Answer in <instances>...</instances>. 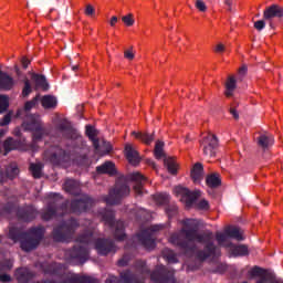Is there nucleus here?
I'll return each mask as SVG.
<instances>
[{
	"label": "nucleus",
	"instance_id": "f257e3e1",
	"mask_svg": "<svg viewBox=\"0 0 283 283\" xmlns=\"http://www.w3.org/2000/svg\"><path fill=\"white\" fill-rule=\"evenodd\" d=\"M184 228L169 237V243L177 247L181 254L191 258L195 255L199 262L217 254V245L212 242V232L200 233L197 219H185Z\"/></svg>",
	"mask_w": 283,
	"mask_h": 283
},
{
	"label": "nucleus",
	"instance_id": "f03ea898",
	"mask_svg": "<svg viewBox=\"0 0 283 283\" xmlns=\"http://www.w3.org/2000/svg\"><path fill=\"white\" fill-rule=\"evenodd\" d=\"M76 243L73 249L66 252L69 258L80 264H84L88 259V248L87 244L94 243V249L97 251L98 255L107 256L108 254L116 253V243L112 239L98 238L94 239V233L92 230H85L76 237Z\"/></svg>",
	"mask_w": 283,
	"mask_h": 283
},
{
	"label": "nucleus",
	"instance_id": "7ed1b4c3",
	"mask_svg": "<svg viewBox=\"0 0 283 283\" xmlns=\"http://www.w3.org/2000/svg\"><path fill=\"white\" fill-rule=\"evenodd\" d=\"M136 268V273L132 270H124L119 273V277L109 275L105 283H145V275H150L153 283H169L174 276V272L165 265H158L150 272L145 262L140 261L137 262Z\"/></svg>",
	"mask_w": 283,
	"mask_h": 283
},
{
	"label": "nucleus",
	"instance_id": "20e7f679",
	"mask_svg": "<svg viewBox=\"0 0 283 283\" xmlns=\"http://www.w3.org/2000/svg\"><path fill=\"white\" fill-rule=\"evenodd\" d=\"M93 205V198L88 197L87 195L71 201V203L69 201L59 203V200L54 199L48 202L46 208L41 211V219L42 221H51L53 218L57 217L59 210L62 211L61 216H64L69 212V207L71 213H85L87 210L92 209Z\"/></svg>",
	"mask_w": 283,
	"mask_h": 283
},
{
	"label": "nucleus",
	"instance_id": "39448f33",
	"mask_svg": "<svg viewBox=\"0 0 283 283\" xmlns=\"http://www.w3.org/2000/svg\"><path fill=\"white\" fill-rule=\"evenodd\" d=\"M129 181L135 182L133 188L136 195L142 196L146 178L139 172H133L126 177L118 178L117 181H115L114 188L109 190L108 196L104 197V202L107 203V206H117L120 203L122 199L130 195V187L127 184Z\"/></svg>",
	"mask_w": 283,
	"mask_h": 283
},
{
	"label": "nucleus",
	"instance_id": "423d86ee",
	"mask_svg": "<svg viewBox=\"0 0 283 283\" xmlns=\"http://www.w3.org/2000/svg\"><path fill=\"white\" fill-rule=\"evenodd\" d=\"M98 213L105 226H108V228L112 229L114 239L117 241L125 240V223L123 221H115V211L112 209H103Z\"/></svg>",
	"mask_w": 283,
	"mask_h": 283
},
{
	"label": "nucleus",
	"instance_id": "0eeeda50",
	"mask_svg": "<svg viewBox=\"0 0 283 283\" xmlns=\"http://www.w3.org/2000/svg\"><path fill=\"white\" fill-rule=\"evenodd\" d=\"M9 239L13 242H21V249L25 252L34 251L41 243L40 239L30 237V234L19 228L9 229Z\"/></svg>",
	"mask_w": 283,
	"mask_h": 283
},
{
	"label": "nucleus",
	"instance_id": "6e6552de",
	"mask_svg": "<svg viewBox=\"0 0 283 283\" xmlns=\"http://www.w3.org/2000/svg\"><path fill=\"white\" fill-rule=\"evenodd\" d=\"M80 223L76 219L71 218L66 221H62L60 226L52 231V238L55 242H66L74 235Z\"/></svg>",
	"mask_w": 283,
	"mask_h": 283
},
{
	"label": "nucleus",
	"instance_id": "1a4fd4ad",
	"mask_svg": "<svg viewBox=\"0 0 283 283\" xmlns=\"http://www.w3.org/2000/svg\"><path fill=\"white\" fill-rule=\"evenodd\" d=\"M44 158L52 166H62L70 161V151L60 145H52L46 149Z\"/></svg>",
	"mask_w": 283,
	"mask_h": 283
},
{
	"label": "nucleus",
	"instance_id": "9d476101",
	"mask_svg": "<svg viewBox=\"0 0 283 283\" xmlns=\"http://www.w3.org/2000/svg\"><path fill=\"white\" fill-rule=\"evenodd\" d=\"M27 130L32 132L33 143H39L48 135V129L43 127L40 119L35 115L27 116V120L23 122Z\"/></svg>",
	"mask_w": 283,
	"mask_h": 283
},
{
	"label": "nucleus",
	"instance_id": "9b49d317",
	"mask_svg": "<svg viewBox=\"0 0 283 283\" xmlns=\"http://www.w3.org/2000/svg\"><path fill=\"white\" fill-rule=\"evenodd\" d=\"M56 129L62 136H64L65 139L69 140H75L76 143L81 145H76V148H80L84 145V139L82 134L78 133L75 128H73L72 124L69 123L67 120H62L57 123Z\"/></svg>",
	"mask_w": 283,
	"mask_h": 283
},
{
	"label": "nucleus",
	"instance_id": "f8f14e48",
	"mask_svg": "<svg viewBox=\"0 0 283 283\" xmlns=\"http://www.w3.org/2000/svg\"><path fill=\"white\" fill-rule=\"evenodd\" d=\"M200 148H202L206 158H213L217 155L218 137L216 135H207L200 140Z\"/></svg>",
	"mask_w": 283,
	"mask_h": 283
},
{
	"label": "nucleus",
	"instance_id": "ddd939ff",
	"mask_svg": "<svg viewBox=\"0 0 283 283\" xmlns=\"http://www.w3.org/2000/svg\"><path fill=\"white\" fill-rule=\"evenodd\" d=\"M161 229L160 226H151L148 230H143L140 233L137 234L138 242L142 243L147 250L155 249L156 243L153 237L154 232H159Z\"/></svg>",
	"mask_w": 283,
	"mask_h": 283
},
{
	"label": "nucleus",
	"instance_id": "4468645a",
	"mask_svg": "<svg viewBox=\"0 0 283 283\" xmlns=\"http://www.w3.org/2000/svg\"><path fill=\"white\" fill-rule=\"evenodd\" d=\"M250 276L260 277L255 283H275V274L270 270H264L259 265H253Z\"/></svg>",
	"mask_w": 283,
	"mask_h": 283
},
{
	"label": "nucleus",
	"instance_id": "2eb2a0df",
	"mask_svg": "<svg viewBox=\"0 0 283 283\" xmlns=\"http://www.w3.org/2000/svg\"><path fill=\"white\" fill-rule=\"evenodd\" d=\"M36 217H39V210L32 205L17 208V218L19 221L29 223L34 221Z\"/></svg>",
	"mask_w": 283,
	"mask_h": 283
},
{
	"label": "nucleus",
	"instance_id": "dca6fc26",
	"mask_svg": "<svg viewBox=\"0 0 283 283\" xmlns=\"http://www.w3.org/2000/svg\"><path fill=\"white\" fill-rule=\"evenodd\" d=\"M41 268L46 275L63 279L66 274L65 265L61 263H42Z\"/></svg>",
	"mask_w": 283,
	"mask_h": 283
},
{
	"label": "nucleus",
	"instance_id": "f3484780",
	"mask_svg": "<svg viewBox=\"0 0 283 283\" xmlns=\"http://www.w3.org/2000/svg\"><path fill=\"white\" fill-rule=\"evenodd\" d=\"M177 192L180 193V196L185 199L186 205L188 206H192L193 202L197 201V199H199V197H201V191L196 190V191H191L187 188H182L179 187L177 188Z\"/></svg>",
	"mask_w": 283,
	"mask_h": 283
},
{
	"label": "nucleus",
	"instance_id": "a211bd4d",
	"mask_svg": "<svg viewBox=\"0 0 283 283\" xmlns=\"http://www.w3.org/2000/svg\"><path fill=\"white\" fill-rule=\"evenodd\" d=\"M275 18H283V8L279 4H271L263 11V20L271 22Z\"/></svg>",
	"mask_w": 283,
	"mask_h": 283
},
{
	"label": "nucleus",
	"instance_id": "6ab92c4d",
	"mask_svg": "<svg viewBox=\"0 0 283 283\" xmlns=\"http://www.w3.org/2000/svg\"><path fill=\"white\" fill-rule=\"evenodd\" d=\"M85 135H86V137H88V139L93 144L95 151H98L101 149V142L97 138L98 130L94 126L86 125L85 126Z\"/></svg>",
	"mask_w": 283,
	"mask_h": 283
},
{
	"label": "nucleus",
	"instance_id": "aec40b11",
	"mask_svg": "<svg viewBox=\"0 0 283 283\" xmlns=\"http://www.w3.org/2000/svg\"><path fill=\"white\" fill-rule=\"evenodd\" d=\"M125 154L128 163L133 166H137L140 163V156L139 153L129 144L126 145L125 147Z\"/></svg>",
	"mask_w": 283,
	"mask_h": 283
},
{
	"label": "nucleus",
	"instance_id": "412c9836",
	"mask_svg": "<svg viewBox=\"0 0 283 283\" xmlns=\"http://www.w3.org/2000/svg\"><path fill=\"white\" fill-rule=\"evenodd\" d=\"M31 80L33 83H35L36 90H42L44 92H48L50 90L48 78L44 75L32 73Z\"/></svg>",
	"mask_w": 283,
	"mask_h": 283
},
{
	"label": "nucleus",
	"instance_id": "4be33fe9",
	"mask_svg": "<svg viewBox=\"0 0 283 283\" xmlns=\"http://www.w3.org/2000/svg\"><path fill=\"white\" fill-rule=\"evenodd\" d=\"M34 277V274L27 268H19L15 271V279L18 283H28Z\"/></svg>",
	"mask_w": 283,
	"mask_h": 283
},
{
	"label": "nucleus",
	"instance_id": "5701e85b",
	"mask_svg": "<svg viewBox=\"0 0 283 283\" xmlns=\"http://www.w3.org/2000/svg\"><path fill=\"white\" fill-rule=\"evenodd\" d=\"M62 283H98V281L92 276H80L74 274L71 276H65Z\"/></svg>",
	"mask_w": 283,
	"mask_h": 283
},
{
	"label": "nucleus",
	"instance_id": "b1692460",
	"mask_svg": "<svg viewBox=\"0 0 283 283\" xmlns=\"http://www.w3.org/2000/svg\"><path fill=\"white\" fill-rule=\"evenodd\" d=\"M14 87V78H12L8 73L0 74V90L8 92Z\"/></svg>",
	"mask_w": 283,
	"mask_h": 283
},
{
	"label": "nucleus",
	"instance_id": "393cba45",
	"mask_svg": "<svg viewBox=\"0 0 283 283\" xmlns=\"http://www.w3.org/2000/svg\"><path fill=\"white\" fill-rule=\"evenodd\" d=\"M190 177H192L195 184H200L203 179V165L199 163L195 164Z\"/></svg>",
	"mask_w": 283,
	"mask_h": 283
},
{
	"label": "nucleus",
	"instance_id": "a878e982",
	"mask_svg": "<svg viewBox=\"0 0 283 283\" xmlns=\"http://www.w3.org/2000/svg\"><path fill=\"white\" fill-rule=\"evenodd\" d=\"M64 189L71 196H80V186L76 180L66 179V181L64 182Z\"/></svg>",
	"mask_w": 283,
	"mask_h": 283
},
{
	"label": "nucleus",
	"instance_id": "bb28decb",
	"mask_svg": "<svg viewBox=\"0 0 283 283\" xmlns=\"http://www.w3.org/2000/svg\"><path fill=\"white\" fill-rule=\"evenodd\" d=\"M258 146H260L263 150L269 149V147L273 146L274 138L271 135L262 134L256 139Z\"/></svg>",
	"mask_w": 283,
	"mask_h": 283
},
{
	"label": "nucleus",
	"instance_id": "cd10ccee",
	"mask_svg": "<svg viewBox=\"0 0 283 283\" xmlns=\"http://www.w3.org/2000/svg\"><path fill=\"white\" fill-rule=\"evenodd\" d=\"M97 174H108L114 176L116 174L115 164L112 161H105L101 166L96 167Z\"/></svg>",
	"mask_w": 283,
	"mask_h": 283
},
{
	"label": "nucleus",
	"instance_id": "c85d7f7f",
	"mask_svg": "<svg viewBox=\"0 0 283 283\" xmlns=\"http://www.w3.org/2000/svg\"><path fill=\"white\" fill-rule=\"evenodd\" d=\"M133 136L136 137V139L140 140L143 144H146L149 146L155 140V133H142V132H133Z\"/></svg>",
	"mask_w": 283,
	"mask_h": 283
},
{
	"label": "nucleus",
	"instance_id": "c756f323",
	"mask_svg": "<svg viewBox=\"0 0 283 283\" xmlns=\"http://www.w3.org/2000/svg\"><path fill=\"white\" fill-rule=\"evenodd\" d=\"M29 237L34 238L35 240H43L45 234V229L43 226L33 227L25 232Z\"/></svg>",
	"mask_w": 283,
	"mask_h": 283
},
{
	"label": "nucleus",
	"instance_id": "7c9ffc66",
	"mask_svg": "<svg viewBox=\"0 0 283 283\" xmlns=\"http://www.w3.org/2000/svg\"><path fill=\"white\" fill-rule=\"evenodd\" d=\"M41 104L44 109H54L57 107V98H55L53 95H45L41 98Z\"/></svg>",
	"mask_w": 283,
	"mask_h": 283
},
{
	"label": "nucleus",
	"instance_id": "2f4dec72",
	"mask_svg": "<svg viewBox=\"0 0 283 283\" xmlns=\"http://www.w3.org/2000/svg\"><path fill=\"white\" fill-rule=\"evenodd\" d=\"M222 181H221V178H220V175H208L206 177V185L209 187V188H220Z\"/></svg>",
	"mask_w": 283,
	"mask_h": 283
},
{
	"label": "nucleus",
	"instance_id": "473e14b6",
	"mask_svg": "<svg viewBox=\"0 0 283 283\" xmlns=\"http://www.w3.org/2000/svg\"><path fill=\"white\" fill-rule=\"evenodd\" d=\"M224 234L228 235L229 239H233L238 241L242 240V234L240 232L239 227H229L227 230H224Z\"/></svg>",
	"mask_w": 283,
	"mask_h": 283
},
{
	"label": "nucleus",
	"instance_id": "72a5a7b5",
	"mask_svg": "<svg viewBox=\"0 0 283 283\" xmlns=\"http://www.w3.org/2000/svg\"><path fill=\"white\" fill-rule=\"evenodd\" d=\"M231 253L234 258L249 255V248L245 244L234 245L231 249Z\"/></svg>",
	"mask_w": 283,
	"mask_h": 283
},
{
	"label": "nucleus",
	"instance_id": "f704fd0d",
	"mask_svg": "<svg viewBox=\"0 0 283 283\" xmlns=\"http://www.w3.org/2000/svg\"><path fill=\"white\" fill-rule=\"evenodd\" d=\"M226 87L227 92H224V96L231 97L237 88V80L234 76H229Z\"/></svg>",
	"mask_w": 283,
	"mask_h": 283
},
{
	"label": "nucleus",
	"instance_id": "c9c22d12",
	"mask_svg": "<svg viewBox=\"0 0 283 283\" xmlns=\"http://www.w3.org/2000/svg\"><path fill=\"white\" fill-rule=\"evenodd\" d=\"M18 147V144L14 138L9 137L7 140L3 142V149H4V155L10 154V151L15 150Z\"/></svg>",
	"mask_w": 283,
	"mask_h": 283
},
{
	"label": "nucleus",
	"instance_id": "e433bc0d",
	"mask_svg": "<svg viewBox=\"0 0 283 283\" xmlns=\"http://www.w3.org/2000/svg\"><path fill=\"white\" fill-rule=\"evenodd\" d=\"M164 163H165V166L167 168V171H169V174L175 176L178 172V167L176 166L174 159L165 157V161Z\"/></svg>",
	"mask_w": 283,
	"mask_h": 283
},
{
	"label": "nucleus",
	"instance_id": "4c0bfd02",
	"mask_svg": "<svg viewBox=\"0 0 283 283\" xmlns=\"http://www.w3.org/2000/svg\"><path fill=\"white\" fill-rule=\"evenodd\" d=\"M14 210H15V206L13 202L4 203L2 208H0V216L2 217L9 216L12 212H14Z\"/></svg>",
	"mask_w": 283,
	"mask_h": 283
},
{
	"label": "nucleus",
	"instance_id": "58836bf2",
	"mask_svg": "<svg viewBox=\"0 0 283 283\" xmlns=\"http://www.w3.org/2000/svg\"><path fill=\"white\" fill-rule=\"evenodd\" d=\"M164 258L166 261L170 264H176L178 263V258H176V254L172 250L170 249H165L164 250Z\"/></svg>",
	"mask_w": 283,
	"mask_h": 283
},
{
	"label": "nucleus",
	"instance_id": "ea45409f",
	"mask_svg": "<svg viewBox=\"0 0 283 283\" xmlns=\"http://www.w3.org/2000/svg\"><path fill=\"white\" fill-rule=\"evenodd\" d=\"M164 146H165L164 142H159V140L156 142V145H155V157L157 159L166 158V155L164 153Z\"/></svg>",
	"mask_w": 283,
	"mask_h": 283
},
{
	"label": "nucleus",
	"instance_id": "a19ab883",
	"mask_svg": "<svg viewBox=\"0 0 283 283\" xmlns=\"http://www.w3.org/2000/svg\"><path fill=\"white\" fill-rule=\"evenodd\" d=\"M12 266H13V262L11 259H4L0 261V275H2V273L4 272L11 271Z\"/></svg>",
	"mask_w": 283,
	"mask_h": 283
},
{
	"label": "nucleus",
	"instance_id": "79ce46f5",
	"mask_svg": "<svg viewBox=\"0 0 283 283\" xmlns=\"http://www.w3.org/2000/svg\"><path fill=\"white\" fill-rule=\"evenodd\" d=\"M227 265L224 263H214V266L209 269V272L213 274H224L227 272Z\"/></svg>",
	"mask_w": 283,
	"mask_h": 283
},
{
	"label": "nucleus",
	"instance_id": "37998d69",
	"mask_svg": "<svg viewBox=\"0 0 283 283\" xmlns=\"http://www.w3.org/2000/svg\"><path fill=\"white\" fill-rule=\"evenodd\" d=\"M40 101V95H36L35 97L32 98V101H27L25 105L23 106V111L24 112H31V109H33Z\"/></svg>",
	"mask_w": 283,
	"mask_h": 283
},
{
	"label": "nucleus",
	"instance_id": "c03bdc74",
	"mask_svg": "<svg viewBox=\"0 0 283 283\" xmlns=\"http://www.w3.org/2000/svg\"><path fill=\"white\" fill-rule=\"evenodd\" d=\"M8 107H10V101L8 96L0 95V114H3L8 111Z\"/></svg>",
	"mask_w": 283,
	"mask_h": 283
},
{
	"label": "nucleus",
	"instance_id": "a18cd8bd",
	"mask_svg": "<svg viewBox=\"0 0 283 283\" xmlns=\"http://www.w3.org/2000/svg\"><path fill=\"white\" fill-rule=\"evenodd\" d=\"M29 169L31 170L33 178L35 179L41 178V170H42L41 164H31Z\"/></svg>",
	"mask_w": 283,
	"mask_h": 283
},
{
	"label": "nucleus",
	"instance_id": "49530a36",
	"mask_svg": "<svg viewBox=\"0 0 283 283\" xmlns=\"http://www.w3.org/2000/svg\"><path fill=\"white\" fill-rule=\"evenodd\" d=\"M122 21H123L124 25H126V27H134V24H135L134 14L128 13L127 15H123Z\"/></svg>",
	"mask_w": 283,
	"mask_h": 283
},
{
	"label": "nucleus",
	"instance_id": "de8ad7c7",
	"mask_svg": "<svg viewBox=\"0 0 283 283\" xmlns=\"http://www.w3.org/2000/svg\"><path fill=\"white\" fill-rule=\"evenodd\" d=\"M32 93L31 83L28 78L23 82L22 96L28 97Z\"/></svg>",
	"mask_w": 283,
	"mask_h": 283
},
{
	"label": "nucleus",
	"instance_id": "09e8293b",
	"mask_svg": "<svg viewBox=\"0 0 283 283\" xmlns=\"http://www.w3.org/2000/svg\"><path fill=\"white\" fill-rule=\"evenodd\" d=\"M156 201L159 202V205L164 206L169 202L170 197L168 193H159L155 197Z\"/></svg>",
	"mask_w": 283,
	"mask_h": 283
},
{
	"label": "nucleus",
	"instance_id": "8fccbe9b",
	"mask_svg": "<svg viewBox=\"0 0 283 283\" xmlns=\"http://www.w3.org/2000/svg\"><path fill=\"white\" fill-rule=\"evenodd\" d=\"M18 174H20V170L18 169V167H8L7 168V177L9 179H15V177L18 176Z\"/></svg>",
	"mask_w": 283,
	"mask_h": 283
},
{
	"label": "nucleus",
	"instance_id": "3c124183",
	"mask_svg": "<svg viewBox=\"0 0 283 283\" xmlns=\"http://www.w3.org/2000/svg\"><path fill=\"white\" fill-rule=\"evenodd\" d=\"M112 150H113V147H112L111 143L103 142V145L99 146V149L95 150V151H103L104 155H108V154H111Z\"/></svg>",
	"mask_w": 283,
	"mask_h": 283
},
{
	"label": "nucleus",
	"instance_id": "603ef678",
	"mask_svg": "<svg viewBox=\"0 0 283 283\" xmlns=\"http://www.w3.org/2000/svg\"><path fill=\"white\" fill-rule=\"evenodd\" d=\"M166 213L169 219L174 218L178 213V207L175 205L167 206Z\"/></svg>",
	"mask_w": 283,
	"mask_h": 283
},
{
	"label": "nucleus",
	"instance_id": "864d4df0",
	"mask_svg": "<svg viewBox=\"0 0 283 283\" xmlns=\"http://www.w3.org/2000/svg\"><path fill=\"white\" fill-rule=\"evenodd\" d=\"M129 261H130L129 254H124L123 258L117 261V265L119 268H125L129 264Z\"/></svg>",
	"mask_w": 283,
	"mask_h": 283
},
{
	"label": "nucleus",
	"instance_id": "5fc2aeb1",
	"mask_svg": "<svg viewBox=\"0 0 283 283\" xmlns=\"http://www.w3.org/2000/svg\"><path fill=\"white\" fill-rule=\"evenodd\" d=\"M12 118V112L7 113V115L3 116L2 119H0V126H7L10 125Z\"/></svg>",
	"mask_w": 283,
	"mask_h": 283
},
{
	"label": "nucleus",
	"instance_id": "6e6d98bb",
	"mask_svg": "<svg viewBox=\"0 0 283 283\" xmlns=\"http://www.w3.org/2000/svg\"><path fill=\"white\" fill-rule=\"evenodd\" d=\"M195 8L199 10V12H207V4L202 0H198L195 2Z\"/></svg>",
	"mask_w": 283,
	"mask_h": 283
},
{
	"label": "nucleus",
	"instance_id": "4d7b16f0",
	"mask_svg": "<svg viewBox=\"0 0 283 283\" xmlns=\"http://www.w3.org/2000/svg\"><path fill=\"white\" fill-rule=\"evenodd\" d=\"M253 28H255L256 31L262 32L265 28V21L258 20L255 23H253Z\"/></svg>",
	"mask_w": 283,
	"mask_h": 283
},
{
	"label": "nucleus",
	"instance_id": "13d9d810",
	"mask_svg": "<svg viewBox=\"0 0 283 283\" xmlns=\"http://www.w3.org/2000/svg\"><path fill=\"white\" fill-rule=\"evenodd\" d=\"M228 235L226 233L222 232H217V242L219 243V245H221L222 243H226Z\"/></svg>",
	"mask_w": 283,
	"mask_h": 283
},
{
	"label": "nucleus",
	"instance_id": "bf43d9fd",
	"mask_svg": "<svg viewBox=\"0 0 283 283\" xmlns=\"http://www.w3.org/2000/svg\"><path fill=\"white\" fill-rule=\"evenodd\" d=\"M248 71L249 69L247 67V65H242V67H239V81L242 82V78L247 75Z\"/></svg>",
	"mask_w": 283,
	"mask_h": 283
},
{
	"label": "nucleus",
	"instance_id": "052dcab7",
	"mask_svg": "<svg viewBox=\"0 0 283 283\" xmlns=\"http://www.w3.org/2000/svg\"><path fill=\"white\" fill-rule=\"evenodd\" d=\"M198 208L200 210H208L209 209V202L207 200H200L198 203Z\"/></svg>",
	"mask_w": 283,
	"mask_h": 283
},
{
	"label": "nucleus",
	"instance_id": "680f3d73",
	"mask_svg": "<svg viewBox=\"0 0 283 283\" xmlns=\"http://www.w3.org/2000/svg\"><path fill=\"white\" fill-rule=\"evenodd\" d=\"M229 113L233 116L234 120H238L240 118V115L238 114L237 109L234 108V104H232V107L229 108Z\"/></svg>",
	"mask_w": 283,
	"mask_h": 283
},
{
	"label": "nucleus",
	"instance_id": "e2e57ef3",
	"mask_svg": "<svg viewBox=\"0 0 283 283\" xmlns=\"http://www.w3.org/2000/svg\"><path fill=\"white\" fill-rule=\"evenodd\" d=\"M0 282L1 283H10L11 282V276L8 274H0Z\"/></svg>",
	"mask_w": 283,
	"mask_h": 283
},
{
	"label": "nucleus",
	"instance_id": "0e129e2a",
	"mask_svg": "<svg viewBox=\"0 0 283 283\" xmlns=\"http://www.w3.org/2000/svg\"><path fill=\"white\" fill-rule=\"evenodd\" d=\"M124 57H126V60L132 61L135 59V54L130 50H126V51H124Z\"/></svg>",
	"mask_w": 283,
	"mask_h": 283
},
{
	"label": "nucleus",
	"instance_id": "69168bd1",
	"mask_svg": "<svg viewBox=\"0 0 283 283\" xmlns=\"http://www.w3.org/2000/svg\"><path fill=\"white\" fill-rule=\"evenodd\" d=\"M94 14V8L92 4H87L85 9V15H93Z\"/></svg>",
	"mask_w": 283,
	"mask_h": 283
},
{
	"label": "nucleus",
	"instance_id": "338daca9",
	"mask_svg": "<svg viewBox=\"0 0 283 283\" xmlns=\"http://www.w3.org/2000/svg\"><path fill=\"white\" fill-rule=\"evenodd\" d=\"M224 51H226V45L224 44L219 43L217 45V48H214V52H217V53H222Z\"/></svg>",
	"mask_w": 283,
	"mask_h": 283
},
{
	"label": "nucleus",
	"instance_id": "774afa93",
	"mask_svg": "<svg viewBox=\"0 0 283 283\" xmlns=\"http://www.w3.org/2000/svg\"><path fill=\"white\" fill-rule=\"evenodd\" d=\"M118 22V18L116 15H113L109 20V27H116V23Z\"/></svg>",
	"mask_w": 283,
	"mask_h": 283
}]
</instances>
